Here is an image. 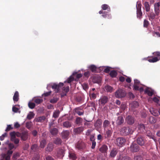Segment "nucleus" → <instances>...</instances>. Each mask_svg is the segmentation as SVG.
I'll return each instance as SVG.
<instances>
[{
	"label": "nucleus",
	"instance_id": "1",
	"mask_svg": "<svg viewBox=\"0 0 160 160\" xmlns=\"http://www.w3.org/2000/svg\"><path fill=\"white\" fill-rule=\"evenodd\" d=\"M63 85L64 84L62 82H60L58 84L54 83L51 85H48L47 87V88L48 89L49 87H51L52 89H54L55 93H58Z\"/></svg>",
	"mask_w": 160,
	"mask_h": 160
},
{
	"label": "nucleus",
	"instance_id": "2",
	"mask_svg": "<svg viewBox=\"0 0 160 160\" xmlns=\"http://www.w3.org/2000/svg\"><path fill=\"white\" fill-rule=\"evenodd\" d=\"M132 129L129 127H125L121 128L120 131L123 135L126 136L132 133Z\"/></svg>",
	"mask_w": 160,
	"mask_h": 160
},
{
	"label": "nucleus",
	"instance_id": "3",
	"mask_svg": "<svg viewBox=\"0 0 160 160\" xmlns=\"http://www.w3.org/2000/svg\"><path fill=\"white\" fill-rule=\"evenodd\" d=\"M142 6V4L140 2H137L136 6L137 17L139 19L141 18L142 15L141 9Z\"/></svg>",
	"mask_w": 160,
	"mask_h": 160
},
{
	"label": "nucleus",
	"instance_id": "4",
	"mask_svg": "<svg viewBox=\"0 0 160 160\" xmlns=\"http://www.w3.org/2000/svg\"><path fill=\"white\" fill-rule=\"evenodd\" d=\"M126 142V139L123 137H119L117 138L116 144L118 146L122 147L125 145Z\"/></svg>",
	"mask_w": 160,
	"mask_h": 160
},
{
	"label": "nucleus",
	"instance_id": "5",
	"mask_svg": "<svg viewBox=\"0 0 160 160\" xmlns=\"http://www.w3.org/2000/svg\"><path fill=\"white\" fill-rule=\"evenodd\" d=\"M130 150L132 152H136L139 151L140 148L138 145L135 143H132L130 147Z\"/></svg>",
	"mask_w": 160,
	"mask_h": 160
},
{
	"label": "nucleus",
	"instance_id": "6",
	"mask_svg": "<svg viewBox=\"0 0 160 160\" xmlns=\"http://www.w3.org/2000/svg\"><path fill=\"white\" fill-rule=\"evenodd\" d=\"M13 152L12 151L8 150L6 153H2L1 155L2 157L5 160H10Z\"/></svg>",
	"mask_w": 160,
	"mask_h": 160
},
{
	"label": "nucleus",
	"instance_id": "7",
	"mask_svg": "<svg viewBox=\"0 0 160 160\" xmlns=\"http://www.w3.org/2000/svg\"><path fill=\"white\" fill-rule=\"evenodd\" d=\"M108 101V98L106 96H102L98 100V103L102 106L104 105Z\"/></svg>",
	"mask_w": 160,
	"mask_h": 160
},
{
	"label": "nucleus",
	"instance_id": "8",
	"mask_svg": "<svg viewBox=\"0 0 160 160\" xmlns=\"http://www.w3.org/2000/svg\"><path fill=\"white\" fill-rule=\"evenodd\" d=\"M104 137L105 138L109 139L111 136L112 133V129H108L104 130Z\"/></svg>",
	"mask_w": 160,
	"mask_h": 160
},
{
	"label": "nucleus",
	"instance_id": "9",
	"mask_svg": "<svg viewBox=\"0 0 160 160\" xmlns=\"http://www.w3.org/2000/svg\"><path fill=\"white\" fill-rule=\"evenodd\" d=\"M126 121L128 124L130 125H132L135 122V119L132 116L128 115L126 118Z\"/></svg>",
	"mask_w": 160,
	"mask_h": 160
},
{
	"label": "nucleus",
	"instance_id": "10",
	"mask_svg": "<svg viewBox=\"0 0 160 160\" xmlns=\"http://www.w3.org/2000/svg\"><path fill=\"white\" fill-rule=\"evenodd\" d=\"M160 6V3L159 2L155 3L154 5V12L157 16H158L159 13Z\"/></svg>",
	"mask_w": 160,
	"mask_h": 160
},
{
	"label": "nucleus",
	"instance_id": "11",
	"mask_svg": "<svg viewBox=\"0 0 160 160\" xmlns=\"http://www.w3.org/2000/svg\"><path fill=\"white\" fill-rule=\"evenodd\" d=\"M145 140L144 138L142 136H139L137 138V143L140 145L143 146L145 143Z\"/></svg>",
	"mask_w": 160,
	"mask_h": 160
},
{
	"label": "nucleus",
	"instance_id": "12",
	"mask_svg": "<svg viewBox=\"0 0 160 160\" xmlns=\"http://www.w3.org/2000/svg\"><path fill=\"white\" fill-rule=\"evenodd\" d=\"M70 134V132L68 130H63L61 133V135L62 139H68Z\"/></svg>",
	"mask_w": 160,
	"mask_h": 160
},
{
	"label": "nucleus",
	"instance_id": "13",
	"mask_svg": "<svg viewBox=\"0 0 160 160\" xmlns=\"http://www.w3.org/2000/svg\"><path fill=\"white\" fill-rule=\"evenodd\" d=\"M85 147V143L81 141H79L76 145V147L79 150L82 149Z\"/></svg>",
	"mask_w": 160,
	"mask_h": 160
},
{
	"label": "nucleus",
	"instance_id": "14",
	"mask_svg": "<svg viewBox=\"0 0 160 160\" xmlns=\"http://www.w3.org/2000/svg\"><path fill=\"white\" fill-rule=\"evenodd\" d=\"M64 151L62 149H59L57 151L56 156L58 158H62L64 156Z\"/></svg>",
	"mask_w": 160,
	"mask_h": 160
},
{
	"label": "nucleus",
	"instance_id": "15",
	"mask_svg": "<svg viewBox=\"0 0 160 160\" xmlns=\"http://www.w3.org/2000/svg\"><path fill=\"white\" fill-rule=\"evenodd\" d=\"M118 152V149L115 148H112L111 151L109 156L111 158H114Z\"/></svg>",
	"mask_w": 160,
	"mask_h": 160
},
{
	"label": "nucleus",
	"instance_id": "16",
	"mask_svg": "<svg viewBox=\"0 0 160 160\" xmlns=\"http://www.w3.org/2000/svg\"><path fill=\"white\" fill-rule=\"evenodd\" d=\"M124 122V120L123 116H119L116 121V123L118 125H120L122 124Z\"/></svg>",
	"mask_w": 160,
	"mask_h": 160
},
{
	"label": "nucleus",
	"instance_id": "17",
	"mask_svg": "<svg viewBox=\"0 0 160 160\" xmlns=\"http://www.w3.org/2000/svg\"><path fill=\"white\" fill-rule=\"evenodd\" d=\"M108 150V146L105 144L102 145L99 149V151L102 153L107 152Z\"/></svg>",
	"mask_w": 160,
	"mask_h": 160
},
{
	"label": "nucleus",
	"instance_id": "18",
	"mask_svg": "<svg viewBox=\"0 0 160 160\" xmlns=\"http://www.w3.org/2000/svg\"><path fill=\"white\" fill-rule=\"evenodd\" d=\"M84 128L82 127H79L75 128L73 130V132L76 134H78L83 132Z\"/></svg>",
	"mask_w": 160,
	"mask_h": 160
},
{
	"label": "nucleus",
	"instance_id": "19",
	"mask_svg": "<svg viewBox=\"0 0 160 160\" xmlns=\"http://www.w3.org/2000/svg\"><path fill=\"white\" fill-rule=\"evenodd\" d=\"M28 133L27 132L24 131L22 132L21 139L22 140L25 141L28 138Z\"/></svg>",
	"mask_w": 160,
	"mask_h": 160
},
{
	"label": "nucleus",
	"instance_id": "20",
	"mask_svg": "<svg viewBox=\"0 0 160 160\" xmlns=\"http://www.w3.org/2000/svg\"><path fill=\"white\" fill-rule=\"evenodd\" d=\"M102 124V121L101 119H98L94 123V126L96 128H99Z\"/></svg>",
	"mask_w": 160,
	"mask_h": 160
},
{
	"label": "nucleus",
	"instance_id": "21",
	"mask_svg": "<svg viewBox=\"0 0 160 160\" xmlns=\"http://www.w3.org/2000/svg\"><path fill=\"white\" fill-rule=\"evenodd\" d=\"M19 93L17 91H16L13 96V99L14 102H17L19 99Z\"/></svg>",
	"mask_w": 160,
	"mask_h": 160
},
{
	"label": "nucleus",
	"instance_id": "22",
	"mask_svg": "<svg viewBox=\"0 0 160 160\" xmlns=\"http://www.w3.org/2000/svg\"><path fill=\"white\" fill-rule=\"evenodd\" d=\"M124 94L121 90H119L117 91L115 93V96L116 97L120 98L123 97L124 96Z\"/></svg>",
	"mask_w": 160,
	"mask_h": 160
},
{
	"label": "nucleus",
	"instance_id": "23",
	"mask_svg": "<svg viewBox=\"0 0 160 160\" xmlns=\"http://www.w3.org/2000/svg\"><path fill=\"white\" fill-rule=\"evenodd\" d=\"M58 129L55 128H53L50 129V132L52 135H55L58 134Z\"/></svg>",
	"mask_w": 160,
	"mask_h": 160
},
{
	"label": "nucleus",
	"instance_id": "24",
	"mask_svg": "<svg viewBox=\"0 0 160 160\" xmlns=\"http://www.w3.org/2000/svg\"><path fill=\"white\" fill-rule=\"evenodd\" d=\"M63 126L64 128H69L72 127V123L68 121H66L63 123Z\"/></svg>",
	"mask_w": 160,
	"mask_h": 160
},
{
	"label": "nucleus",
	"instance_id": "25",
	"mask_svg": "<svg viewBox=\"0 0 160 160\" xmlns=\"http://www.w3.org/2000/svg\"><path fill=\"white\" fill-rule=\"evenodd\" d=\"M145 93L147 94L148 96H152L153 94V91L150 90L149 88H147L145 91Z\"/></svg>",
	"mask_w": 160,
	"mask_h": 160
},
{
	"label": "nucleus",
	"instance_id": "26",
	"mask_svg": "<svg viewBox=\"0 0 160 160\" xmlns=\"http://www.w3.org/2000/svg\"><path fill=\"white\" fill-rule=\"evenodd\" d=\"M110 122L108 120H105L103 122V127L104 130L108 129V128L110 124Z\"/></svg>",
	"mask_w": 160,
	"mask_h": 160
},
{
	"label": "nucleus",
	"instance_id": "27",
	"mask_svg": "<svg viewBox=\"0 0 160 160\" xmlns=\"http://www.w3.org/2000/svg\"><path fill=\"white\" fill-rule=\"evenodd\" d=\"M53 146L52 144L49 143L48 145L47 148H46V150L47 152H50L52 151Z\"/></svg>",
	"mask_w": 160,
	"mask_h": 160
},
{
	"label": "nucleus",
	"instance_id": "28",
	"mask_svg": "<svg viewBox=\"0 0 160 160\" xmlns=\"http://www.w3.org/2000/svg\"><path fill=\"white\" fill-rule=\"evenodd\" d=\"M144 5L145 8L146 12H149L150 10V7L149 3L147 2H145L144 3Z\"/></svg>",
	"mask_w": 160,
	"mask_h": 160
},
{
	"label": "nucleus",
	"instance_id": "29",
	"mask_svg": "<svg viewBox=\"0 0 160 160\" xmlns=\"http://www.w3.org/2000/svg\"><path fill=\"white\" fill-rule=\"evenodd\" d=\"M46 143V140L44 139H43L40 141V147L41 148H44Z\"/></svg>",
	"mask_w": 160,
	"mask_h": 160
},
{
	"label": "nucleus",
	"instance_id": "30",
	"mask_svg": "<svg viewBox=\"0 0 160 160\" xmlns=\"http://www.w3.org/2000/svg\"><path fill=\"white\" fill-rule=\"evenodd\" d=\"M138 128L141 131V132H144L145 126L143 124L140 123L138 124Z\"/></svg>",
	"mask_w": 160,
	"mask_h": 160
},
{
	"label": "nucleus",
	"instance_id": "31",
	"mask_svg": "<svg viewBox=\"0 0 160 160\" xmlns=\"http://www.w3.org/2000/svg\"><path fill=\"white\" fill-rule=\"evenodd\" d=\"M100 81L101 78L98 76H95L93 77L92 81L94 83H98Z\"/></svg>",
	"mask_w": 160,
	"mask_h": 160
},
{
	"label": "nucleus",
	"instance_id": "32",
	"mask_svg": "<svg viewBox=\"0 0 160 160\" xmlns=\"http://www.w3.org/2000/svg\"><path fill=\"white\" fill-rule=\"evenodd\" d=\"M160 60V58H158L157 57H153L152 58L148 59V61L150 62H156Z\"/></svg>",
	"mask_w": 160,
	"mask_h": 160
},
{
	"label": "nucleus",
	"instance_id": "33",
	"mask_svg": "<svg viewBox=\"0 0 160 160\" xmlns=\"http://www.w3.org/2000/svg\"><path fill=\"white\" fill-rule=\"evenodd\" d=\"M31 149L32 152H36L38 150V146L37 144H33L31 146Z\"/></svg>",
	"mask_w": 160,
	"mask_h": 160
},
{
	"label": "nucleus",
	"instance_id": "34",
	"mask_svg": "<svg viewBox=\"0 0 160 160\" xmlns=\"http://www.w3.org/2000/svg\"><path fill=\"white\" fill-rule=\"evenodd\" d=\"M69 157L70 159L72 160H75L77 158L76 154L73 152H69Z\"/></svg>",
	"mask_w": 160,
	"mask_h": 160
},
{
	"label": "nucleus",
	"instance_id": "35",
	"mask_svg": "<svg viewBox=\"0 0 160 160\" xmlns=\"http://www.w3.org/2000/svg\"><path fill=\"white\" fill-rule=\"evenodd\" d=\"M46 117L44 116L36 118V121L38 122H42L44 121Z\"/></svg>",
	"mask_w": 160,
	"mask_h": 160
},
{
	"label": "nucleus",
	"instance_id": "36",
	"mask_svg": "<svg viewBox=\"0 0 160 160\" xmlns=\"http://www.w3.org/2000/svg\"><path fill=\"white\" fill-rule=\"evenodd\" d=\"M109 75L112 78H115L117 75V73L115 70H113L110 72Z\"/></svg>",
	"mask_w": 160,
	"mask_h": 160
},
{
	"label": "nucleus",
	"instance_id": "37",
	"mask_svg": "<svg viewBox=\"0 0 160 160\" xmlns=\"http://www.w3.org/2000/svg\"><path fill=\"white\" fill-rule=\"evenodd\" d=\"M89 68L92 72H96L97 67L94 65H91L89 66Z\"/></svg>",
	"mask_w": 160,
	"mask_h": 160
},
{
	"label": "nucleus",
	"instance_id": "38",
	"mask_svg": "<svg viewBox=\"0 0 160 160\" xmlns=\"http://www.w3.org/2000/svg\"><path fill=\"white\" fill-rule=\"evenodd\" d=\"M156 14L153 12H150L148 15L149 20H153L155 19Z\"/></svg>",
	"mask_w": 160,
	"mask_h": 160
},
{
	"label": "nucleus",
	"instance_id": "39",
	"mask_svg": "<svg viewBox=\"0 0 160 160\" xmlns=\"http://www.w3.org/2000/svg\"><path fill=\"white\" fill-rule=\"evenodd\" d=\"M118 160H132V159L127 156H124L121 158V156H119Z\"/></svg>",
	"mask_w": 160,
	"mask_h": 160
},
{
	"label": "nucleus",
	"instance_id": "40",
	"mask_svg": "<svg viewBox=\"0 0 160 160\" xmlns=\"http://www.w3.org/2000/svg\"><path fill=\"white\" fill-rule=\"evenodd\" d=\"M54 142L56 144L60 145L62 142V140L60 138H57L55 140Z\"/></svg>",
	"mask_w": 160,
	"mask_h": 160
},
{
	"label": "nucleus",
	"instance_id": "41",
	"mask_svg": "<svg viewBox=\"0 0 160 160\" xmlns=\"http://www.w3.org/2000/svg\"><path fill=\"white\" fill-rule=\"evenodd\" d=\"M105 88L107 92H111L113 91V88L109 85H107L105 86Z\"/></svg>",
	"mask_w": 160,
	"mask_h": 160
},
{
	"label": "nucleus",
	"instance_id": "42",
	"mask_svg": "<svg viewBox=\"0 0 160 160\" xmlns=\"http://www.w3.org/2000/svg\"><path fill=\"white\" fill-rule=\"evenodd\" d=\"M34 100V102L37 104H40L43 101L42 99L39 98H35Z\"/></svg>",
	"mask_w": 160,
	"mask_h": 160
},
{
	"label": "nucleus",
	"instance_id": "43",
	"mask_svg": "<svg viewBox=\"0 0 160 160\" xmlns=\"http://www.w3.org/2000/svg\"><path fill=\"white\" fill-rule=\"evenodd\" d=\"M134 160H143V158L140 155H136L134 156Z\"/></svg>",
	"mask_w": 160,
	"mask_h": 160
},
{
	"label": "nucleus",
	"instance_id": "44",
	"mask_svg": "<svg viewBox=\"0 0 160 160\" xmlns=\"http://www.w3.org/2000/svg\"><path fill=\"white\" fill-rule=\"evenodd\" d=\"M59 113H60V111L59 110H58L55 111L53 113V117L55 118H58L59 116Z\"/></svg>",
	"mask_w": 160,
	"mask_h": 160
},
{
	"label": "nucleus",
	"instance_id": "45",
	"mask_svg": "<svg viewBox=\"0 0 160 160\" xmlns=\"http://www.w3.org/2000/svg\"><path fill=\"white\" fill-rule=\"evenodd\" d=\"M82 119L80 117H78L76 118V123L77 124H80L82 123Z\"/></svg>",
	"mask_w": 160,
	"mask_h": 160
},
{
	"label": "nucleus",
	"instance_id": "46",
	"mask_svg": "<svg viewBox=\"0 0 160 160\" xmlns=\"http://www.w3.org/2000/svg\"><path fill=\"white\" fill-rule=\"evenodd\" d=\"M147 136L151 138H153V135H152L151 132L149 130H148L146 132Z\"/></svg>",
	"mask_w": 160,
	"mask_h": 160
},
{
	"label": "nucleus",
	"instance_id": "47",
	"mask_svg": "<svg viewBox=\"0 0 160 160\" xmlns=\"http://www.w3.org/2000/svg\"><path fill=\"white\" fill-rule=\"evenodd\" d=\"M28 106L30 108L33 109L35 106V104L33 102H29L28 103Z\"/></svg>",
	"mask_w": 160,
	"mask_h": 160
},
{
	"label": "nucleus",
	"instance_id": "48",
	"mask_svg": "<svg viewBox=\"0 0 160 160\" xmlns=\"http://www.w3.org/2000/svg\"><path fill=\"white\" fill-rule=\"evenodd\" d=\"M34 115V113L33 112H31L28 115L27 118L28 119L30 120L33 118Z\"/></svg>",
	"mask_w": 160,
	"mask_h": 160
},
{
	"label": "nucleus",
	"instance_id": "49",
	"mask_svg": "<svg viewBox=\"0 0 160 160\" xmlns=\"http://www.w3.org/2000/svg\"><path fill=\"white\" fill-rule=\"evenodd\" d=\"M149 121L150 123H154L156 122V120L153 117H150L149 118Z\"/></svg>",
	"mask_w": 160,
	"mask_h": 160
},
{
	"label": "nucleus",
	"instance_id": "50",
	"mask_svg": "<svg viewBox=\"0 0 160 160\" xmlns=\"http://www.w3.org/2000/svg\"><path fill=\"white\" fill-rule=\"evenodd\" d=\"M59 100L58 98H54L50 100V102L52 103H56Z\"/></svg>",
	"mask_w": 160,
	"mask_h": 160
},
{
	"label": "nucleus",
	"instance_id": "51",
	"mask_svg": "<svg viewBox=\"0 0 160 160\" xmlns=\"http://www.w3.org/2000/svg\"><path fill=\"white\" fill-rule=\"evenodd\" d=\"M149 25V22L148 21L146 20L145 19L144 20L143 22V27L145 28H147Z\"/></svg>",
	"mask_w": 160,
	"mask_h": 160
},
{
	"label": "nucleus",
	"instance_id": "52",
	"mask_svg": "<svg viewBox=\"0 0 160 160\" xmlns=\"http://www.w3.org/2000/svg\"><path fill=\"white\" fill-rule=\"evenodd\" d=\"M20 156L19 153L18 152L14 153L13 154L12 158L15 159H16L18 157Z\"/></svg>",
	"mask_w": 160,
	"mask_h": 160
},
{
	"label": "nucleus",
	"instance_id": "53",
	"mask_svg": "<svg viewBox=\"0 0 160 160\" xmlns=\"http://www.w3.org/2000/svg\"><path fill=\"white\" fill-rule=\"evenodd\" d=\"M40 155L38 154L35 155L32 158V160H39Z\"/></svg>",
	"mask_w": 160,
	"mask_h": 160
},
{
	"label": "nucleus",
	"instance_id": "54",
	"mask_svg": "<svg viewBox=\"0 0 160 160\" xmlns=\"http://www.w3.org/2000/svg\"><path fill=\"white\" fill-rule=\"evenodd\" d=\"M74 80V78L73 77L71 76L67 79V82L68 83H70Z\"/></svg>",
	"mask_w": 160,
	"mask_h": 160
},
{
	"label": "nucleus",
	"instance_id": "55",
	"mask_svg": "<svg viewBox=\"0 0 160 160\" xmlns=\"http://www.w3.org/2000/svg\"><path fill=\"white\" fill-rule=\"evenodd\" d=\"M126 108V106L125 104H122L121 105L120 109L121 110L124 111Z\"/></svg>",
	"mask_w": 160,
	"mask_h": 160
},
{
	"label": "nucleus",
	"instance_id": "56",
	"mask_svg": "<svg viewBox=\"0 0 160 160\" xmlns=\"http://www.w3.org/2000/svg\"><path fill=\"white\" fill-rule=\"evenodd\" d=\"M32 126V122H27L26 123V127L28 129L31 128Z\"/></svg>",
	"mask_w": 160,
	"mask_h": 160
},
{
	"label": "nucleus",
	"instance_id": "57",
	"mask_svg": "<svg viewBox=\"0 0 160 160\" xmlns=\"http://www.w3.org/2000/svg\"><path fill=\"white\" fill-rule=\"evenodd\" d=\"M150 112L153 115V116H157L158 115V113L156 112H155V111L154 110H153L150 109L149 110Z\"/></svg>",
	"mask_w": 160,
	"mask_h": 160
},
{
	"label": "nucleus",
	"instance_id": "58",
	"mask_svg": "<svg viewBox=\"0 0 160 160\" xmlns=\"http://www.w3.org/2000/svg\"><path fill=\"white\" fill-rule=\"evenodd\" d=\"M153 35L155 37H160V33L158 32H153Z\"/></svg>",
	"mask_w": 160,
	"mask_h": 160
},
{
	"label": "nucleus",
	"instance_id": "59",
	"mask_svg": "<svg viewBox=\"0 0 160 160\" xmlns=\"http://www.w3.org/2000/svg\"><path fill=\"white\" fill-rule=\"evenodd\" d=\"M14 145L12 143H10L8 144V148L9 150H8L12 151L11 150L14 148Z\"/></svg>",
	"mask_w": 160,
	"mask_h": 160
},
{
	"label": "nucleus",
	"instance_id": "60",
	"mask_svg": "<svg viewBox=\"0 0 160 160\" xmlns=\"http://www.w3.org/2000/svg\"><path fill=\"white\" fill-rule=\"evenodd\" d=\"M13 129V128L11 127V125H8L7 128L5 130L6 132L9 131L10 130H12Z\"/></svg>",
	"mask_w": 160,
	"mask_h": 160
},
{
	"label": "nucleus",
	"instance_id": "61",
	"mask_svg": "<svg viewBox=\"0 0 160 160\" xmlns=\"http://www.w3.org/2000/svg\"><path fill=\"white\" fill-rule=\"evenodd\" d=\"M19 110V108L15 107V106H13L12 108V111L13 112L15 113L17 112Z\"/></svg>",
	"mask_w": 160,
	"mask_h": 160
},
{
	"label": "nucleus",
	"instance_id": "62",
	"mask_svg": "<svg viewBox=\"0 0 160 160\" xmlns=\"http://www.w3.org/2000/svg\"><path fill=\"white\" fill-rule=\"evenodd\" d=\"M63 90L64 92L67 93L69 92V88L68 86L66 87L63 88Z\"/></svg>",
	"mask_w": 160,
	"mask_h": 160
},
{
	"label": "nucleus",
	"instance_id": "63",
	"mask_svg": "<svg viewBox=\"0 0 160 160\" xmlns=\"http://www.w3.org/2000/svg\"><path fill=\"white\" fill-rule=\"evenodd\" d=\"M139 85L134 84L133 89L135 90H138L139 87Z\"/></svg>",
	"mask_w": 160,
	"mask_h": 160
},
{
	"label": "nucleus",
	"instance_id": "64",
	"mask_svg": "<svg viewBox=\"0 0 160 160\" xmlns=\"http://www.w3.org/2000/svg\"><path fill=\"white\" fill-rule=\"evenodd\" d=\"M108 5L106 4H103L102 6V8L103 10H106L108 8Z\"/></svg>",
	"mask_w": 160,
	"mask_h": 160
}]
</instances>
